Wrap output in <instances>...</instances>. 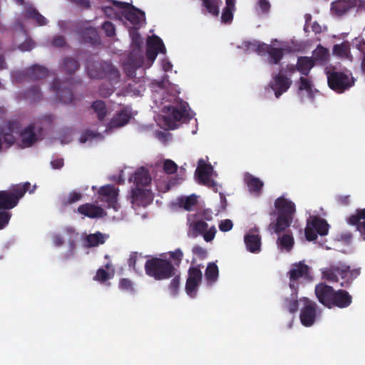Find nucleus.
Masks as SVG:
<instances>
[{"mask_svg":"<svg viewBox=\"0 0 365 365\" xmlns=\"http://www.w3.org/2000/svg\"><path fill=\"white\" fill-rule=\"evenodd\" d=\"M152 98L155 106L161 111L156 119L157 123L165 129H175L181 120L190 118L188 105L178 98V86L168 80L152 83Z\"/></svg>","mask_w":365,"mask_h":365,"instance_id":"obj_1","label":"nucleus"},{"mask_svg":"<svg viewBox=\"0 0 365 365\" xmlns=\"http://www.w3.org/2000/svg\"><path fill=\"white\" fill-rule=\"evenodd\" d=\"M138 30L129 29L132 51L127 60L123 63L125 72L131 78L135 76V71L137 68L141 67L150 68L155 61L158 53H165L166 51L163 41L158 36L154 35L149 37L147 41V59L145 61L142 52L143 39L140 36Z\"/></svg>","mask_w":365,"mask_h":365,"instance_id":"obj_2","label":"nucleus"},{"mask_svg":"<svg viewBox=\"0 0 365 365\" xmlns=\"http://www.w3.org/2000/svg\"><path fill=\"white\" fill-rule=\"evenodd\" d=\"M31 184L26 182L18 184L11 189L0 191V230L4 228L11 219V214L9 210L15 207L19 200L29 190Z\"/></svg>","mask_w":365,"mask_h":365,"instance_id":"obj_3","label":"nucleus"},{"mask_svg":"<svg viewBox=\"0 0 365 365\" xmlns=\"http://www.w3.org/2000/svg\"><path fill=\"white\" fill-rule=\"evenodd\" d=\"M127 21L129 29H139L145 23V13L130 4L115 1V19Z\"/></svg>","mask_w":365,"mask_h":365,"instance_id":"obj_4","label":"nucleus"},{"mask_svg":"<svg viewBox=\"0 0 365 365\" xmlns=\"http://www.w3.org/2000/svg\"><path fill=\"white\" fill-rule=\"evenodd\" d=\"M359 274V269H351L349 266L341 262L322 269V277L327 281L337 282L340 276L343 280L340 282L341 287H347Z\"/></svg>","mask_w":365,"mask_h":365,"instance_id":"obj_5","label":"nucleus"},{"mask_svg":"<svg viewBox=\"0 0 365 365\" xmlns=\"http://www.w3.org/2000/svg\"><path fill=\"white\" fill-rule=\"evenodd\" d=\"M289 287L292 290V299L288 300L285 299V307L289 312L294 313L298 309V302L297 300V288L298 286V279H304L310 280L312 279L309 272V267L302 262L295 264L292 266L289 272Z\"/></svg>","mask_w":365,"mask_h":365,"instance_id":"obj_6","label":"nucleus"},{"mask_svg":"<svg viewBox=\"0 0 365 365\" xmlns=\"http://www.w3.org/2000/svg\"><path fill=\"white\" fill-rule=\"evenodd\" d=\"M274 205L279 212V217L276 222L269 224V229L275 233H279L290 225L292 215L295 212V205L292 202L283 197H278L275 200Z\"/></svg>","mask_w":365,"mask_h":365,"instance_id":"obj_7","label":"nucleus"},{"mask_svg":"<svg viewBox=\"0 0 365 365\" xmlns=\"http://www.w3.org/2000/svg\"><path fill=\"white\" fill-rule=\"evenodd\" d=\"M274 42L277 40L274 39L272 41V45H268L264 43H259L257 41H245L240 48H243L247 53L256 52L259 55L269 54V62L271 63L277 64L282 57V51L285 49L284 46L280 43L279 48H275Z\"/></svg>","mask_w":365,"mask_h":365,"instance_id":"obj_8","label":"nucleus"},{"mask_svg":"<svg viewBox=\"0 0 365 365\" xmlns=\"http://www.w3.org/2000/svg\"><path fill=\"white\" fill-rule=\"evenodd\" d=\"M81 83L80 79L76 80L71 77L66 81L55 78L51 86V90L55 93L58 101L63 103H71L74 101L73 93L76 87Z\"/></svg>","mask_w":365,"mask_h":365,"instance_id":"obj_9","label":"nucleus"},{"mask_svg":"<svg viewBox=\"0 0 365 365\" xmlns=\"http://www.w3.org/2000/svg\"><path fill=\"white\" fill-rule=\"evenodd\" d=\"M327 81L330 88L341 93L351 88L355 83V78L351 71H338L326 69Z\"/></svg>","mask_w":365,"mask_h":365,"instance_id":"obj_10","label":"nucleus"},{"mask_svg":"<svg viewBox=\"0 0 365 365\" xmlns=\"http://www.w3.org/2000/svg\"><path fill=\"white\" fill-rule=\"evenodd\" d=\"M196 217L195 215L187 216V235L193 238L202 235L207 242L212 241L217 232L216 227L213 225L208 228L205 222L196 219Z\"/></svg>","mask_w":365,"mask_h":365,"instance_id":"obj_11","label":"nucleus"},{"mask_svg":"<svg viewBox=\"0 0 365 365\" xmlns=\"http://www.w3.org/2000/svg\"><path fill=\"white\" fill-rule=\"evenodd\" d=\"M145 269L148 275L158 280L175 275V269L172 264L161 259L148 260L145 264Z\"/></svg>","mask_w":365,"mask_h":365,"instance_id":"obj_12","label":"nucleus"},{"mask_svg":"<svg viewBox=\"0 0 365 365\" xmlns=\"http://www.w3.org/2000/svg\"><path fill=\"white\" fill-rule=\"evenodd\" d=\"M296 71L293 66H287V71L281 70L278 74L273 75L272 80L269 83V88L274 92L276 98L285 93L292 85V80L286 76L287 73L292 76Z\"/></svg>","mask_w":365,"mask_h":365,"instance_id":"obj_13","label":"nucleus"},{"mask_svg":"<svg viewBox=\"0 0 365 365\" xmlns=\"http://www.w3.org/2000/svg\"><path fill=\"white\" fill-rule=\"evenodd\" d=\"M214 176H217V174L213 170L212 165L207 164L205 160L200 159L198 160V166L195 170V177L198 182L217 192V184L212 180Z\"/></svg>","mask_w":365,"mask_h":365,"instance_id":"obj_14","label":"nucleus"},{"mask_svg":"<svg viewBox=\"0 0 365 365\" xmlns=\"http://www.w3.org/2000/svg\"><path fill=\"white\" fill-rule=\"evenodd\" d=\"M329 225L323 219L318 217H311L307 223L305 236L307 240L312 241L317 239V235L321 236L328 234Z\"/></svg>","mask_w":365,"mask_h":365,"instance_id":"obj_15","label":"nucleus"},{"mask_svg":"<svg viewBox=\"0 0 365 365\" xmlns=\"http://www.w3.org/2000/svg\"><path fill=\"white\" fill-rule=\"evenodd\" d=\"M86 68L88 76L94 79L105 78L114 71L112 63L108 62H88Z\"/></svg>","mask_w":365,"mask_h":365,"instance_id":"obj_16","label":"nucleus"},{"mask_svg":"<svg viewBox=\"0 0 365 365\" xmlns=\"http://www.w3.org/2000/svg\"><path fill=\"white\" fill-rule=\"evenodd\" d=\"M300 302L303 303V307L300 312V320L302 324L305 327L312 326L317 317L316 310V304L309 299L304 297L300 299Z\"/></svg>","mask_w":365,"mask_h":365,"instance_id":"obj_17","label":"nucleus"},{"mask_svg":"<svg viewBox=\"0 0 365 365\" xmlns=\"http://www.w3.org/2000/svg\"><path fill=\"white\" fill-rule=\"evenodd\" d=\"M201 280V271L197 267L190 268L185 287L186 293L189 297L193 298L196 296Z\"/></svg>","mask_w":365,"mask_h":365,"instance_id":"obj_18","label":"nucleus"},{"mask_svg":"<svg viewBox=\"0 0 365 365\" xmlns=\"http://www.w3.org/2000/svg\"><path fill=\"white\" fill-rule=\"evenodd\" d=\"M334 290L324 283L317 284L315 287V294L320 303L328 308L333 307Z\"/></svg>","mask_w":365,"mask_h":365,"instance_id":"obj_19","label":"nucleus"},{"mask_svg":"<svg viewBox=\"0 0 365 365\" xmlns=\"http://www.w3.org/2000/svg\"><path fill=\"white\" fill-rule=\"evenodd\" d=\"M244 242L246 250L254 254L259 253L261 251V236L257 228L250 230L244 237Z\"/></svg>","mask_w":365,"mask_h":365,"instance_id":"obj_20","label":"nucleus"},{"mask_svg":"<svg viewBox=\"0 0 365 365\" xmlns=\"http://www.w3.org/2000/svg\"><path fill=\"white\" fill-rule=\"evenodd\" d=\"M153 199L151 190L146 187H135L132 190V203L140 206H146Z\"/></svg>","mask_w":365,"mask_h":365,"instance_id":"obj_21","label":"nucleus"},{"mask_svg":"<svg viewBox=\"0 0 365 365\" xmlns=\"http://www.w3.org/2000/svg\"><path fill=\"white\" fill-rule=\"evenodd\" d=\"M78 212L89 218L102 217L106 213L104 210L92 203H85L78 207Z\"/></svg>","mask_w":365,"mask_h":365,"instance_id":"obj_22","label":"nucleus"},{"mask_svg":"<svg viewBox=\"0 0 365 365\" xmlns=\"http://www.w3.org/2000/svg\"><path fill=\"white\" fill-rule=\"evenodd\" d=\"M129 180H132L136 185V187H147L151 182V178L147 169L144 168H140L137 169L132 177L130 176V173H128Z\"/></svg>","mask_w":365,"mask_h":365,"instance_id":"obj_23","label":"nucleus"},{"mask_svg":"<svg viewBox=\"0 0 365 365\" xmlns=\"http://www.w3.org/2000/svg\"><path fill=\"white\" fill-rule=\"evenodd\" d=\"M294 245V240L291 233L279 235L277 240V248L280 252H289Z\"/></svg>","mask_w":365,"mask_h":365,"instance_id":"obj_24","label":"nucleus"},{"mask_svg":"<svg viewBox=\"0 0 365 365\" xmlns=\"http://www.w3.org/2000/svg\"><path fill=\"white\" fill-rule=\"evenodd\" d=\"M356 0H339L331 4V10L333 14L341 16L355 6Z\"/></svg>","mask_w":365,"mask_h":365,"instance_id":"obj_25","label":"nucleus"},{"mask_svg":"<svg viewBox=\"0 0 365 365\" xmlns=\"http://www.w3.org/2000/svg\"><path fill=\"white\" fill-rule=\"evenodd\" d=\"M21 142L25 147L31 146L36 140L35 126L30 124L21 132Z\"/></svg>","mask_w":365,"mask_h":365,"instance_id":"obj_26","label":"nucleus"},{"mask_svg":"<svg viewBox=\"0 0 365 365\" xmlns=\"http://www.w3.org/2000/svg\"><path fill=\"white\" fill-rule=\"evenodd\" d=\"M333 298V307L345 308L351 303V297L344 290L335 291Z\"/></svg>","mask_w":365,"mask_h":365,"instance_id":"obj_27","label":"nucleus"},{"mask_svg":"<svg viewBox=\"0 0 365 365\" xmlns=\"http://www.w3.org/2000/svg\"><path fill=\"white\" fill-rule=\"evenodd\" d=\"M116 112L117 114L115 115V128L125 125L133 117L131 108L128 106L120 107Z\"/></svg>","mask_w":365,"mask_h":365,"instance_id":"obj_28","label":"nucleus"},{"mask_svg":"<svg viewBox=\"0 0 365 365\" xmlns=\"http://www.w3.org/2000/svg\"><path fill=\"white\" fill-rule=\"evenodd\" d=\"M100 200L108 202L109 207H114V185H106L100 187L98 190Z\"/></svg>","mask_w":365,"mask_h":365,"instance_id":"obj_29","label":"nucleus"},{"mask_svg":"<svg viewBox=\"0 0 365 365\" xmlns=\"http://www.w3.org/2000/svg\"><path fill=\"white\" fill-rule=\"evenodd\" d=\"M245 180L247 185L250 192L253 195H259L264 185L263 182L259 178H257L248 173L245 174Z\"/></svg>","mask_w":365,"mask_h":365,"instance_id":"obj_30","label":"nucleus"},{"mask_svg":"<svg viewBox=\"0 0 365 365\" xmlns=\"http://www.w3.org/2000/svg\"><path fill=\"white\" fill-rule=\"evenodd\" d=\"M81 37L85 43L95 45L100 42V37L97 30L93 27L85 28L81 34Z\"/></svg>","mask_w":365,"mask_h":365,"instance_id":"obj_31","label":"nucleus"},{"mask_svg":"<svg viewBox=\"0 0 365 365\" xmlns=\"http://www.w3.org/2000/svg\"><path fill=\"white\" fill-rule=\"evenodd\" d=\"M105 242V235L100 232L86 236L83 244L86 247H97Z\"/></svg>","mask_w":365,"mask_h":365,"instance_id":"obj_32","label":"nucleus"},{"mask_svg":"<svg viewBox=\"0 0 365 365\" xmlns=\"http://www.w3.org/2000/svg\"><path fill=\"white\" fill-rule=\"evenodd\" d=\"M348 223L356 226L359 231L361 229L365 230V209L358 210L356 214L350 216Z\"/></svg>","mask_w":365,"mask_h":365,"instance_id":"obj_33","label":"nucleus"},{"mask_svg":"<svg viewBox=\"0 0 365 365\" xmlns=\"http://www.w3.org/2000/svg\"><path fill=\"white\" fill-rule=\"evenodd\" d=\"M22 98L31 103H35L42 99V92L38 86H34L25 91L22 94Z\"/></svg>","mask_w":365,"mask_h":365,"instance_id":"obj_34","label":"nucleus"},{"mask_svg":"<svg viewBox=\"0 0 365 365\" xmlns=\"http://www.w3.org/2000/svg\"><path fill=\"white\" fill-rule=\"evenodd\" d=\"M333 53L342 59L352 61L353 56L350 53L349 45L347 42L336 44L333 48Z\"/></svg>","mask_w":365,"mask_h":365,"instance_id":"obj_35","label":"nucleus"},{"mask_svg":"<svg viewBox=\"0 0 365 365\" xmlns=\"http://www.w3.org/2000/svg\"><path fill=\"white\" fill-rule=\"evenodd\" d=\"M28 70L31 71V73L29 75V80L32 81L45 78L48 74V71L46 68L37 64L28 68Z\"/></svg>","mask_w":365,"mask_h":365,"instance_id":"obj_36","label":"nucleus"},{"mask_svg":"<svg viewBox=\"0 0 365 365\" xmlns=\"http://www.w3.org/2000/svg\"><path fill=\"white\" fill-rule=\"evenodd\" d=\"M314 63L312 58L302 56L298 58L297 63V70L302 75L307 76Z\"/></svg>","mask_w":365,"mask_h":365,"instance_id":"obj_37","label":"nucleus"},{"mask_svg":"<svg viewBox=\"0 0 365 365\" xmlns=\"http://www.w3.org/2000/svg\"><path fill=\"white\" fill-rule=\"evenodd\" d=\"M80 68L78 61L71 57H66L62 62L61 69L67 74L72 75Z\"/></svg>","mask_w":365,"mask_h":365,"instance_id":"obj_38","label":"nucleus"},{"mask_svg":"<svg viewBox=\"0 0 365 365\" xmlns=\"http://www.w3.org/2000/svg\"><path fill=\"white\" fill-rule=\"evenodd\" d=\"M299 93L301 95L305 91L307 97L312 98L314 94L313 85L311 80L308 77L302 76L298 83Z\"/></svg>","mask_w":365,"mask_h":365,"instance_id":"obj_39","label":"nucleus"},{"mask_svg":"<svg viewBox=\"0 0 365 365\" xmlns=\"http://www.w3.org/2000/svg\"><path fill=\"white\" fill-rule=\"evenodd\" d=\"M329 52L324 47L319 46L314 50L312 53V60L314 64H323L328 60Z\"/></svg>","mask_w":365,"mask_h":365,"instance_id":"obj_40","label":"nucleus"},{"mask_svg":"<svg viewBox=\"0 0 365 365\" xmlns=\"http://www.w3.org/2000/svg\"><path fill=\"white\" fill-rule=\"evenodd\" d=\"M235 0H226V6L222 11L221 21L222 23L229 24L232 21L233 11H235Z\"/></svg>","mask_w":365,"mask_h":365,"instance_id":"obj_41","label":"nucleus"},{"mask_svg":"<svg viewBox=\"0 0 365 365\" xmlns=\"http://www.w3.org/2000/svg\"><path fill=\"white\" fill-rule=\"evenodd\" d=\"M26 14L28 18L36 20L39 26L47 24L46 19L33 6H29L26 9Z\"/></svg>","mask_w":365,"mask_h":365,"instance_id":"obj_42","label":"nucleus"},{"mask_svg":"<svg viewBox=\"0 0 365 365\" xmlns=\"http://www.w3.org/2000/svg\"><path fill=\"white\" fill-rule=\"evenodd\" d=\"M91 107L97 114L98 119L100 121L103 120L107 115V108L105 103L103 101L97 100L92 103Z\"/></svg>","mask_w":365,"mask_h":365,"instance_id":"obj_43","label":"nucleus"},{"mask_svg":"<svg viewBox=\"0 0 365 365\" xmlns=\"http://www.w3.org/2000/svg\"><path fill=\"white\" fill-rule=\"evenodd\" d=\"M202 6L207 9V12L213 16H217L219 14V6L220 0H202Z\"/></svg>","mask_w":365,"mask_h":365,"instance_id":"obj_44","label":"nucleus"},{"mask_svg":"<svg viewBox=\"0 0 365 365\" xmlns=\"http://www.w3.org/2000/svg\"><path fill=\"white\" fill-rule=\"evenodd\" d=\"M218 274L217 266L215 263H209L205 271L207 281L210 284L215 282L218 277Z\"/></svg>","mask_w":365,"mask_h":365,"instance_id":"obj_45","label":"nucleus"},{"mask_svg":"<svg viewBox=\"0 0 365 365\" xmlns=\"http://www.w3.org/2000/svg\"><path fill=\"white\" fill-rule=\"evenodd\" d=\"M196 203L197 196L195 195L179 199L180 205L186 210H190Z\"/></svg>","mask_w":365,"mask_h":365,"instance_id":"obj_46","label":"nucleus"},{"mask_svg":"<svg viewBox=\"0 0 365 365\" xmlns=\"http://www.w3.org/2000/svg\"><path fill=\"white\" fill-rule=\"evenodd\" d=\"M112 278V275L103 268H99L93 277V280L98 282L101 284L106 283L108 280Z\"/></svg>","mask_w":365,"mask_h":365,"instance_id":"obj_47","label":"nucleus"},{"mask_svg":"<svg viewBox=\"0 0 365 365\" xmlns=\"http://www.w3.org/2000/svg\"><path fill=\"white\" fill-rule=\"evenodd\" d=\"M29 73L31 71L28 70V68L22 71H16L12 73V78L16 82H23L29 80Z\"/></svg>","mask_w":365,"mask_h":365,"instance_id":"obj_48","label":"nucleus"},{"mask_svg":"<svg viewBox=\"0 0 365 365\" xmlns=\"http://www.w3.org/2000/svg\"><path fill=\"white\" fill-rule=\"evenodd\" d=\"M119 289L128 293H133L135 291L134 285L132 281L128 279H121L119 281Z\"/></svg>","mask_w":365,"mask_h":365,"instance_id":"obj_49","label":"nucleus"},{"mask_svg":"<svg viewBox=\"0 0 365 365\" xmlns=\"http://www.w3.org/2000/svg\"><path fill=\"white\" fill-rule=\"evenodd\" d=\"M177 165L171 160H165L163 169L167 174H173L177 170Z\"/></svg>","mask_w":365,"mask_h":365,"instance_id":"obj_50","label":"nucleus"},{"mask_svg":"<svg viewBox=\"0 0 365 365\" xmlns=\"http://www.w3.org/2000/svg\"><path fill=\"white\" fill-rule=\"evenodd\" d=\"M192 252L195 256L198 257L200 259H203L207 257V251L203 247L195 245L192 247Z\"/></svg>","mask_w":365,"mask_h":365,"instance_id":"obj_51","label":"nucleus"},{"mask_svg":"<svg viewBox=\"0 0 365 365\" xmlns=\"http://www.w3.org/2000/svg\"><path fill=\"white\" fill-rule=\"evenodd\" d=\"M219 229L222 232H228L233 227V223L231 220L226 219L221 220L218 225Z\"/></svg>","mask_w":365,"mask_h":365,"instance_id":"obj_52","label":"nucleus"},{"mask_svg":"<svg viewBox=\"0 0 365 365\" xmlns=\"http://www.w3.org/2000/svg\"><path fill=\"white\" fill-rule=\"evenodd\" d=\"M35 46V43L31 38L26 39L23 43L19 46V48L21 51H29L33 49Z\"/></svg>","mask_w":365,"mask_h":365,"instance_id":"obj_53","label":"nucleus"},{"mask_svg":"<svg viewBox=\"0 0 365 365\" xmlns=\"http://www.w3.org/2000/svg\"><path fill=\"white\" fill-rule=\"evenodd\" d=\"M66 44V42L64 36L61 35H57L54 36L51 41V45L56 48L64 47Z\"/></svg>","mask_w":365,"mask_h":365,"instance_id":"obj_54","label":"nucleus"},{"mask_svg":"<svg viewBox=\"0 0 365 365\" xmlns=\"http://www.w3.org/2000/svg\"><path fill=\"white\" fill-rule=\"evenodd\" d=\"M180 287V277L179 276H175L171 281L170 284V292L173 295H176L178 289Z\"/></svg>","mask_w":365,"mask_h":365,"instance_id":"obj_55","label":"nucleus"},{"mask_svg":"<svg viewBox=\"0 0 365 365\" xmlns=\"http://www.w3.org/2000/svg\"><path fill=\"white\" fill-rule=\"evenodd\" d=\"M102 29L107 36H114V25L110 21H105L102 25Z\"/></svg>","mask_w":365,"mask_h":365,"instance_id":"obj_56","label":"nucleus"},{"mask_svg":"<svg viewBox=\"0 0 365 365\" xmlns=\"http://www.w3.org/2000/svg\"><path fill=\"white\" fill-rule=\"evenodd\" d=\"M257 6V9H259L262 14H265L269 10L270 4L267 0H259Z\"/></svg>","mask_w":365,"mask_h":365,"instance_id":"obj_57","label":"nucleus"},{"mask_svg":"<svg viewBox=\"0 0 365 365\" xmlns=\"http://www.w3.org/2000/svg\"><path fill=\"white\" fill-rule=\"evenodd\" d=\"M6 127L8 132L9 133H14V132H18L20 128L19 123L16 120H9L6 123Z\"/></svg>","mask_w":365,"mask_h":365,"instance_id":"obj_58","label":"nucleus"},{"mask_svg":"<svg viewBox=\"0 0 365 365\" xmlns=\"http://www.w3.org/2000/svg\"><path fill=\"white\" fill-rule=\"evenodd\" d=\"M354 46L363 54L365 51V41L361 38H356L353 41Z\"/></svg>","mask_w":365,"mask_h":365,"instance_id":"obj_59","label":"nucleus"},{"mask_svg":"<svg viewBox=\"0 0 365 365\" xmlns=\"http://www.w3.org/2000/svg\"><path fill=\"white\" fill-rule=\"evenodd\" d=\"M82 198V194L77 192H72L69 194L68 197V203L73 204Z\"/></svg>","mask_w":365,"mask_h":365,"instance_id":"obj_60","label":"nucleus"},{"mask_svg":"<svg viewBox=\"0 0 365 365\" xmlns=\"http://www.w3.org/2000/svg\"><path fill=\"white\" fill-rule=\"evenodd\" d=\"M4 136V141L8 143L9 145H11L15 142V138L12 135V133L9 132H4L3 130V134H1Z\"/></svg>","mask_w":365,"mask_h":365,"instance_id":"obj_61","label":"nucleus"},{"mask_svg":"<svg viewBox=\"0 0 365 365\" xmlns=\"http://www.w3.org/2000/svg\"><path fill=\"white\" fill-rule=\"evenodd\" d=\"M141 258L138 257V255L136 253L131 254L130 258L128 259V265L130 267H133L135 269V264L138 261L141 260Z\"/></svg>","mask_w":365,"mask_h":365,"instance_id":"obj_62","label":"nucleus"},{"mask_svg":"<svg viewBox=\"0 0 365 365\" xmlns=\"http://www.w3.org/2000/svg\"><path fill=\"white\" fill-rule=\"evenodd\" d=\"M95 136L96 135L93 131L87 130L81 137L80 140L81 143H86L88 139L94 138Z\"/></svg>","mask_w":365,"mask_h":365,"instance_id":"obj_63","label":"nucleus"},{"mask_svg":"<svg viewBox=\"0 0 365 365\" xmlns=\"http://www.w3.org/2000/svg\"><path fill=\"white\" fill-rule=\"evenodd\" d=\"M182 255V252L180 249H177L174 252H170V257L178 262L181 260Z\"/></svg>","mask_w":365,"mask_h":365,"instance_id":"obj_64","label":"nucleus"}]
</instances>
